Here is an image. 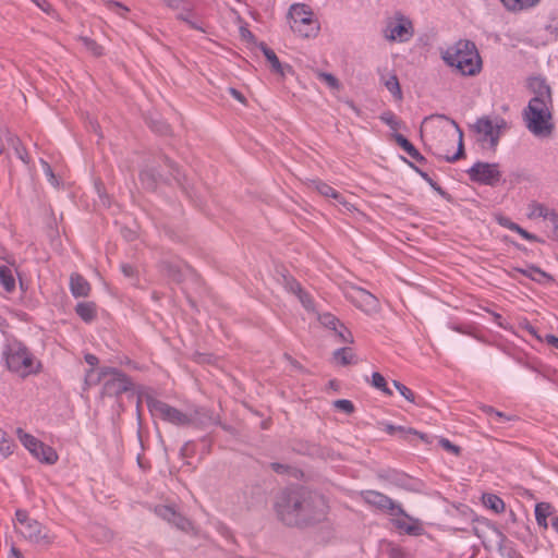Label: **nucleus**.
Here are the masks:
<instances>
[{
    "label": "nucleus",
    "instance_id": "41",
    "mask_svg": "<svg viewBox=\"0 0 558 558\" xmlns=\"http://www.w3.org/2000/svg\"><path fill=\"white\" fill-rule=\"evenodd\" d=\"M84 357H85L86 363L88 365H90L92 367H95L98 364V357L96 355H94V354L87 353V354H85ZM93 373H94L93 368H90L86 373V376H85L86 388L85 389H87L92 384H94V381H92Z\"/></svg>",
    "mask_w": 558,
    "mask_h": 558
},
{
    "label": "nucleus",
    "instance_id": "64",
    "mask_svg": "<svg viewBox=\"0 0 558 558\" xmlns=\"http://www.w3.org/2000/svg\"><path fill=\"white\" fill-rule=\"evenodd\" d=\"M11 556L12 558H23L22 553L14 546L11 548Z\"/></svg>",
    "mask_w": 558,
    "mask_h": 558
},
{
    "label": "nucleus",
    "instance_id": "5",
    "mask_svg": "<svg viewBox=\"0 0 558 558\" xmlns=\"http://www.w3.org/2000/svg\"><path fill=\"white\" fill-rule=\"evenodd\" d=\"M4 355L8 368L23 377L38 372L34 365L33 354L21 342L10 343Z\"/></svg>",
    "mask_w": 558,
    "mask_h": 558
},
{
    "label": "nucleus",
    "instance_id": "39",
    "mask_svg": "<svg viewBox=\"0 0 558 558\" xmlns=\"http://www.w3.org/2000/svg\"><path fill=\"white\" fill-rule=\"evenodd\" d=\"M372 385L375 388L381 390L386 395H389V396L392 395V391L387 386V381H386L385 377L377 372L373 373V375H372Z\"/></svg>",
    "mask_w": 558,
    "mask_h": 558
},
{
    "label": "nucleus",
    "instance_id": "59",
    "mask_svg": "<svg viewBox=\"0 0 558 558\" xmlns=\"http://www.w3.org/2000/svg\"><path fill=\"white\" fill-rule=\"evenodd\" d=\"M381 120L391 128H396L395 116L392 113L383 114Z\"/></svg>",
    "mask_w": 558,
    "mask_h": 558
},
{
    "label": "nucleus",
    "instance_id": "16",
    "mask_svg": "<svg viewBox=\"0 0 558 558\" xmlns=\"http://www.w3.org/2000/svg\"><path fill=\"white\" fill-rule=\"evenodd\" d=\"M310 187L312 190H315L318 192L322 196L325 197H331L335 201H337L339 204H342L344 207L349 209V206H351L348 202H345L344 197L337 192L332 186L329 184L320 181V180H312L310 182Z\"/></svg>",
    "mask_w": 558,
    "mask_h": 558
},
{
    "label": "nucleus",
    "instance_id": "11",
    "mask_svg": "<svg viewBox=\"0 0 558 558\" xmlns=\"http://www.w3.org/2000/svg\"><path fill=\"white\" fill-rule=\"evenodd\" d=\"M473 182L486 185H496L501 177L497 163L476 162L468 170Z\"/></svg>",
    "mask_w": 558,
    "mask_h": 558
},
{
    "label": "nucleus",
    "instance_id": "42",
    "mask_svg": "<svg viewBox=\"0 0 558 558\" xmlns=\"http://www.w3.org/2000/svg\"><path fill=\"white\" fill-rule=\"evenodd\" d=\"M317 76L320 81L325 82L331 89H339L340 83L335 75L326 72H318Z\"/></svg>",
    "mask_w": 558,
    "mask_h": 558
},
{
    "label": "nucleus",
    "instance_id": "12",
    "mask_svg": "<svg viewBox=\"0 0 558 558\" xmlns=\"http://www.w3.org/2000/svg\"><path fill=\"white\" fill-rule=\"evenodd\" d=\"M16 531L27 541L34 544L50 545L54 537L37 520L32 519L23 527H16Z\"/></svg>",
    "mask_w": 558,
    "mask_h": 558
},
{
    "label": "nucleus",
    "instance_id": "35",
    "mask_svg": "<svg viewBox=\"0 0 558 558\" xmlns=\"http://www.w3.org/2000/svg\"><path fill=\"white\" fill-rule=\"evenodd\" d=\"M155 512L159 518L163 519L170 524L173 521V519H175V515L178 513L173 507L167 505L157 506L155 508Z\"/></svg>",
    "mask_w": 558,
    "mask_h": 558
},
{
    "label": "nucleus",
    "instance_id": "55",
    "mask_svg": "<svg viewBox=\"0 0 558 558\" xmlns=\"http://www.w3.org/2000/svg\"><path fill=\"white\" fill-rule=\"evenodd\" d=\"M15 518H16L17 523L20 524V527H23L25 524H27L32 520L28 517L27 512L22 509L16 510Z\"/></svg>",
    "mask_w": 558,
    "mask_h": 558
},
{
    "label": "nucleus",
    "instance_id": "22",
    "mask_svg": "<svg viewBox=\"0 0 558 558\" xmlns=\"http://www.w3.org/2000/svg\"><path fill=\"white\" fill-rule=\"evenodd\" d=\"M515 272L522 274L523 276L530 278L531 280L543 283L546 280H550L551 277L546 274L544 270H542L539 267L535 265H529L526 268H514Z\"/></svg>",
    "mask_w": 558,
    "mask_h": 558
},
{
    "label": "nucleus",
    "instance_id": "63",
    "mask_svg": "<svg viewBox=\"0 0 558 558\" xmlns=\"http://www.w3.org/2000/svg\"><path fill=\"white\" fill-rule=\"evenodd\" d=\"M271 469L279 474L284 473L288 470V466L281 463H271Z\"/></svg>",
    "mask_w": 558,
    "mask_h": 558
},
{
    "label": "nucleus",
    "instance_id": "52",
    "mask_svg": "<svg viewBox=\"0 0 558 558\" xmlns=\"http://www.w3.org/2000/svg\"><path fill=\"white\" fill-rule=\"evenodd\" d=\"M550 211H551V209L548 208L547 206H545L543 204H535L533 206L532 215L546 219Z\"/></svg>",
    "mask_w": 558,
    "mask_h": 558
},
{
    "label": "nucleus",
    "instance_id": "47",
    "mask_svg": "<svg viewBox=\"0 0 558 558\" xmlns=\"http://www.w3.org/2000/svg\"><path fill=\"white\" fill-rule=\"evenodd\" d=\"M40 163L43 166L44 173L46 174V177H47L48 181L51 183V185L58 186V184H59L58 179L54 175L50 165L47 161H45L44 159H40Z\"/></svg>",
    "mask_w": 558,
    "mask_h": 558
},
{
    "label": "nucleus",
    "instance_id": "58",
    "mask_svg": "<svg viewBox=\"0 0 558 558\" xmlns=\"http://www.w3.org/2000/svg\"><path fill=\"white\" fill-rule=\"evenodd\" d=\"M121 270L125 277H133L135 274V268L130 264H122Z\"/></svg>",
    "mask_w": 558,
    "mask_h": 558
},
{
    "label": "nucleus",
    "instance_id": "28",
    "mask_svg": "<svg viewBox=\"0 0 558 558\" xmlns=\"http://www.w3.org/2000/svg\"><path fill=\"white\" fill-rule=\"evenodd\" d=\"M483 504L486 508L493 510L496 513H500L505 510V502L504 500L494 494H484L483 497Z\"/></svg>",
    "mask_w": 558,
    "mask_h": 558
},
{
    "label": "nucleus",
    "instance_id": "14",
    "mask_svg": "<svg viewBox=\"0 0 558 558\" xmlns=\"http://www.w3.org/2000/svg\"><path fill=\"white\" fill-rule=\"evenodd\" d=\"M191 425L197 428H205L219 424V417L210 410L197 408L190 412Z\"/></svg>",
    "mask_w": 558,
    "mask_h": 558
},
{
    "label": "nucleus",
    "instance_id": "29",
    "mask_svg": "<svg viewBox=\"0 0 558 558\" xmlns=\"http://www.w3.org/2000/svg\"><path fill=\"white\" fill-rule=\"evenodd\" d=\"M541 0H501L509 11H522L536 5Z\"/></svg>",
    "mask_w": 558,
    "mask_h": 558
},
{
    "label": "nucleus",
    "instance_id": "31",
    "mask_svg": "<svg viewBox=\"0 0 558 558\" xmlns=\"http://www.w3.org/2000/svg\"><path fill=\"white\" fill-rule=\"evenodd\" d=\"M550 505L547 502H539L535 506V519L539 526L547 529V517L550 515Z\"/></svg>",
    "mask_w": 558,
    "mask_h": 558
},
{
    "label": "nucleus",
    "instance_id": "24",
    "mask_svg": "<svg viewBox=\"0 0 558 558\" xmlns=\"http://www.w3.org/2000/svg\"><path fill=\"white\" fill-rule=\"evenodd\" d=\"M440 118H444L446 120H448L456 129V132L458 133V149H457V153L452 156H445L444 158L446 159V161L448 162H454L457 161L458 159L464 157V144H463V131L461 130V128L459 126V124L452 120V119H449L445 116H439Z\"/></svg>",
    "mask_w": 558,
    "mask_h": 558
},
{
    "label": "nucleus",
    "instance_id": "2",
    "mask_svg": "<svg viewBox=\"0 0 558 558\" xmlns=\"http://www.w3.org/2000/svg\"><path fill=\"white\" fill-rule=\"evenodd\" d=\"M444 61L456 68L462 75L473 76L482 69V59L475 44L471 40H459L442 53Z\"/></svg>",
    "mask_w": 558,
    "mask_h": 558
},
{
    "label": "nucleus",
    "instance_id": "1",
    "mask_svg": "<svg viewBox=\"0 0 558 558\" xmlns=\"http://www.w3.org/2000/svg\"><path fill=\"white\" fill-rule=\"evenodd\" d=\"M276 510L284 524L302 526L322 521L327 504L322 495L299 487L283 492L276 502Z\"/></svg>",
    "mask_w": 558,
    "mask_h": 558
},
{
    "label": "nucleus",
    "instance_id": "9",
    "mask_svg": "<svg viewBox=\"0 0 558 558\" xmlns=\"http://www.w3.org/2000/svg\"><path fill=\"white\" fill-rule=\"evenodd\" d=\"M383 33L389 41H405L413 35L412 22L401 13H397L395 17L386 21Z\"/></svg>",
    "mask_w": 558,
    "mask_h": 558
},
{
    "label": "nucleus",
    "instance_id": "23",
    "mask_svg": "<svg viewBox=\"0 0 558 558\" xmlns=\"http://www.w3.org/2000/svg\"><path fill=\"white\" fill-rule=\"evenodd\" d=\"M384 430L387 434H389V435H393L396 433H399L400 437L402 439H408L409 435H415V436L420 437L424 442H426V444L429 442L428 436L426 434L420 433V432H417L416 429H413V428H405L403 426H396V425H392V424H386Z\"/></svg>",
    "mask_w": 558,
    "mask_h": 558
},
{
    "label": "nucleus",
    "instance_id": "48",
    "mask_svg": "<svg viewBox=\"0 0 558 558\" xmlns=\"http://www.w3.org/2000/svg\"><path fill=\"white\" fill-rule=\"evenodd\" d=\"M284 287L289 292L295 295L301 293L302 290L301 284L292 277H284Z\"/></svg>",
    "mask_w": 558,
    "mask_h": 558
},
{
    "label": "nucleus",
    "instance_id": "32",
    "mask_svg": "<svg viewBox=\"0 0 558 558\" xmlns=\"http://www.w3.org/2000/svg\"><path fill=\"white\" fill-rule=\"evenodd\" d=\"M0 282L8 292L13 291L15 288V279L11 269L7 266H0Z\"/></svg>",
    "mask_w": 558,
    "mask_h": 558
},
{
    "label": "nucleus",
    "instance_id": "7",
    "mask_svg": "<svg viewBox=\"0 0 558 558\" xmlns=\"http://www.w3.org/2000/svg\"><path fill=\"white\" fill-rule=\"evenodd\" d=\"M473 129L476 133L483 136L482 141H488L489 147L495 150L498 146L501 134L508 129V123L499 116L494 118L483 116L476 120Z\"/></svg>",
    "mask_w": 558,
    "mask_h": 558
},
{
    "label": "nucleus",
    "instance_id": "15",
    "mask_svg": "<svg viewBox=\"0 0 558 558\" xmlns=\"http://www.w3.org/2000/svg\"><path fill=\"white\" fill-rule=\"evenodd\" d=\"M403 519L393 518L392 524L396 529H398L400 532H403L411 536H420L423 534L424 529L421 524V522L417 519L412 518L407 513V515H402Z\"/></svg>",
    "mask_w": 558,
    "mask_h": 558
},
{
    "label": "nucleus",
    "instance_id": "27",
    "mask_svg": "<svg viewBox=\"0 0 558 558\" xmlns=\"http://www.w3.org/2000/svg\"><path fill=\"white\" fill-rule=\"evenodd\" d=\"M75 313L86 323L92 322L96 316V305L93 302H80L75 306Z\"/></svg>",
    "mask_w": 558,
    "mask_h": 558
},
{
    "label": "nucleus",
    "instance_id": "61",
    "mask_svg": "<svg viewBox=\"0 0 558 558\" xmlns=\"http://www.w3.org/2000/svg\"><path fill=\"white\" fill-rule=\"evenodd\" d=\"M492 530L494 531V533L496 534V536L498 537L499 539V545L502 546L504 543L506 542L507 537L506 535L495 525H492Z\"/></svg>",
    "mask_w": 558,
    "mask_h": 558
},
{
    "label": "nucleus",
    "instance_id": "33",
    "mask_svg": "<svg viewBox=\"0 0 558 558\" xmlns=\"http://www.w3.org/2000/svg\"><path fill=\"white\" fill-rule=\"evenodd\" d=\"M333 357L337 361H340V363L342 365H349V364H352L355 362L354 361L355 354H354L353 350L349 347L337 349L333 352Z\"/></svg>",
    "mask_w": 558,
    "mask_h": 558
},
{
    "label": "nucleus",
    "instance_id": "25",
    "mask_svg": "<svg viewBox=\"0 0 558 558\" xmlns=\"http://www.w3.org/2000/svg\"><path fill=\"white\" fill-rule=\"evenodd\" d=\"M396 143L413 159L416 161H423L425 158L422 154L414 147V145L402 134H395Z\"/></svg>",
    "mask_w": 558,
    "mask_h": 558
},
{
    "label": "nucleus",
    "instance_id": "56",
    "mask_svg": "<svg viewBox=\"0 0 558 558\" xmlns=\"http://www.w3.org/2000/svg\"><path fill=\"white\" fill-rule=\"evenodd\" d=\"M548 220L551 225L554 232L558 231V213L554 209L549 213L548 217L545 219Z\"/></svg>",
    "mask_w": 558,
    "mask_h": 558
},
{
    "label": "nucleus",
    "instance_id": "60",
    "mask_svg": "<svg viewBox=\"0 0 558 558\" xmlns=\"http://www.w3.org/2000/svg\"><path fill=\"white\" fill-rule=\"evenodd\" d=\"M169 275L172 277L173 280L175 281H181L182 280V274L180 270H178L175 267L171 266L169 268Z\"/></svg>",
    "mask_w": 558,
    "mask_h": 558
},
{
    "label": "nucleus",
    "instance_id": "37",
    "mask_svg": "<svg viewBox=\"0 0 558 558\" xmlns=\"http://www.w3.org/2000/svg\"><path fill=\"white\" fill-rule=\"evenodd\" d=\"M319 322L323 326H325L326 328L333 330V331H337L338 327H340V325H342L339 322V319L330 313H325V314L320 315Z\"/></svg>",
    "mask_w": 558,
    "mask_h": 558
},
{
    "label": "nucleus",
    "instance_id": "46",
    "mask_svg": "<svg viewBox=\"0 0 558 558\" xmlns=\"http://www.w3.org/2000/svg\"><path fill=\"white\" fill-rule=\"evenodd\" d=\"M11 144H12L14 150H15V154H16L17 158H20L23 162L27 163L28 162L27 153L21 146L20 140L19 138H11Z\"/></svg>",
    "mask_w": 558,
    "mask_h": 558
},
{
    "label": "nucleus",
    "instance_id": "3",
    "mask_svg": "<svg viewBox=\"0 0 558 558\" xmlns=\"http://www.w3.org/2000/svg\"><path fill=\"white\" fill-rule=\"evenodd\" d=\"M538 98H531L527 107L523 111V120L527 130L535 136H547L550 134L553 125L550 123V111L548 105Z\"/></svg>",
    "mask_w": 558,
    "mask_h": 558
},
{
    "label": "nucleus",
    "instance_id": "62",
    "mask_svg": "<svg viewBox=\"0 0 558 558\" xmlns=\"http://www.w3.org/2000/svg\"><path fill=\"white\" fill-rule=\"evenodd\" d=\"M545 341H546L549 345H551V347H554V348L558 349V338H557L556 336L550 335V333H547V335L545 336Z\"/></svg>",
    "mask_w": 558,
    "mask_h": 558
},
{
    "label": "nucleus",
    "instance_id": "13",
    "mask_svg": "<svg viewBox=\"0 0 558 558\" xmlns=\"http://www.w3.org/2000/svg\"><path fill=\"white\" fill-rule=\"evenodd\" d=\"M16 435L20 439V441L23 444V446L32 453L36 454L37 450L44 449V453L46 454V463L47 464H54L58 460V454L56 450L41 442L37 438H35L33 435L25 433L22 428L16 429Z\"/></svg>",
    "mask_w": 558,
    "mask_h": 558
},
{
    "label": "nucleus",
    "instance_id": "36",
    "mask_svg": "<svg viewBox=\"0 0 558 558\" xmlns=\"http://www.w3.org/2000/svg\"><path fill=\"white\" fill-rule=\"evenodd\" d=\"M410 166L421 175V178H423L432 187L433 190H435L439 195H441L442 197L445 198H448L449 195L446 191H444L441 189V186H439L429 175L427 172L418 169L417 167L413 166L412 163H410Z\"/></svg>",
    "mask_w": 558,
    "mask_h": 558
},
{
    "label": "nucleus",
    "instance_id": "4",
    "mask_svg": "<svg viewBox=\"0 0 558 558\" xmlns=\"http://www.w3.org/2000/svg\"><path fill=\"white\" fill-rule=\"evenodd\" d=\"M290 28L303 38L315 37L319 32V23L307 4L294 3L288 12Z\"/></svg>",
    "mask_w": 558,
    "mask_h": 558
},
{
    "label": "nucleus",
    "instance_id": "19",
    "mask_svg": "<svg viewBox=\"0 0 558 558\" xmlns=\"http://www.w3.org/2000/svg\"><path fill=\"white\" fill-rule=\"evenodd\" d=\"M70 290L75 298H86L90 292V284L80 274H72L70 277Z\"/></svg>",
    "mask_w": 558,
    "mask_h": 558
},
{
    "label": "nucleus",
    "instance_id": "50",
    "mask_svg": "<svg viewBox=\"0 0 558 558\" xmlns=\"http://www.w3.org/2000/svg\"><path fill=\"white\" fill-rule=\"evenodd\" d=\"M150 128L154 132L161 135H166L170 131L169 125L163 121H151Z\"/></svg>",
    "mask_w": 558,
    "mask_h": 558
},
{
    "label": "nucleus",
    "instance_id": "34",
    "mask_svg": "<svg viewBox=\"0 0 558 558\" xmlns=\"http://www.w3.org/2000/svg\"><path fill=\"white\" fill-rule=\"evenodd\" d=\"M384 85L397 99L402 98V92L399 84V80L396 74H391L388 78L383 77Z\"/></svg>",
    "mask_w": 558,
    "mask_h": 558
},
{
    "label": "nucleus",
    "instance_id": "40",
    "mask_svg": "<svg viewBox=\"0 0 558 558\" xmlns=\"http://www.w3.org/2000/svg\"><path fill=\"white\" fill-rule=\"evenodd\" d=\"M15 444L8 438L7 434L2 430L0 435V452L8 457L13 453Z\"/></svg>",
    "mask_w": 558,
    "mask_h": 558
},
{
    "label": "nucleus",
    "instance_id": "26",
    "mask_svg": "<svg viewBox=\"0 0 558 558\" xmlns=\"http://www.w3.org/2000/svg\"><path fill=\"white\" fill-rule=\"evenodd\" d=\"M161 175L154 169H144L140 173V180L143 186L147 190H155Z\"/></svg>",
    "mask_w": 558,
    "mask_h": 558
},
{
    "label": "nucleus",
    "instance_id": "6",
    "mask_svg": "<svg viewBox=\"0 0 558 558\" xmlns=\"http://www.w3.org/2000/svg\"><path fill=\"white\" fill-rule=\"evenodd\" d=\"M104 379L102 395L108 397H119L133 389V384L128 375L114 367H102L94 384Z\"/></svg>",
    "mask_w": 558,
    "mask_h": 558
},
{
    "label": "nucleus",
    "instance_id": "44",
    "mask_svg": "<svg viewBox=\"0 0 558 558\" xmlns=\"http://www.w3.org/2000/svg\"><path fill=\"white\" fill-rule=\"evenodd\" d=\"M171 524L181 531H189L192 527L191 521L181 513H177L175 519H173Z\"/></svg>",
    "mask_w": 558,
    "mask_h": 558
},
{
    "label": "nucleus",
    "instance_id": "10",
    "mask_svg": "<svg viewBox=\"0 0 558 558\" xmlns=\"http://www.w3.org/2000/svg\"><path fill=\"white\" fill-rule=\"evenodd\" d=\"M362 499L369 506L390 514L391 517L407 515V512L400 504H397L387 495L377 490H364L361 493Z\"/></svg>",
    "mask_w": 558,
    "mask_h": 558
},
{
    "label": "nucleus",
    "instance_id": "38",
    "mask_svg": "<svg viewBox=\"0 0 558 558\" xmlns=\"http://www.w3.org/2000/svg\"><path fill=\"white\" fill-rule=\"evenodd\" d=\"M80 40L93 56L100 57L104 54V48L100 45H98L94 39L89 37H81Z\"/></svg>",
    "mask_w": 558,
    "mask_h": 558
},
{
    "label": "nucleus",
    "instance_id": "18",
    "mask_svg": "<svg viewBox=\"0 0 558 558\" xmlns=\"http://www.w3.org/2000/svg\"><path fill=\"white\" fill-rule=\"evenodd\" d=\"M259 48H260L263 54L265 56V58L267 59V61L270 63L271 70L275 73L283 76L286 74V72L292 71V68L289 64L283 65L280 62V60L278 59L275 51L272 49H270L265 43H260Z\"/></svg>",
    "mask_w": 558,
    "mask_h": 558
},
{
    "label": "nucleus",
    "instance_id": "8",
    "mask_svg": "<svg viewBox=\"0 0 558 558\" xmlns=\"http://www.w3.org/2000/svg\"><path fill=\"white\" fill-rule=\"evenodd\" d=\"M147 407L153 415L158 416L170 424L177 426L191 425L190 412H182L181 410L151 397L147 398Z\"/></svg>",
    "mask_w": 558,
    "mask_h": 558
},
{
    "label": "nucleus",
    "instance_id": "53",
    "mask_svg": "<svg viewBox=\"0 0 558 558\" xmlns=\"http://www.w3.org/2000/svg\"><path fill=\"white\" fill-rule=\"evenodd\" d=\"M439 445L447 451L456 454V456H459L461 449L460 447H458L457 445L452 444L451 441H449L447 438H440L439 439Z\"/></svg>",
    "mask_w": 558,
    "mask_h": 558
},
{
    "label": "nucleus",
    "instance_id": "43",
    "mask_svg": "<svg viewBox=\"0 0 558 558\" xmlns=\"http://www.w3.org/2000/svg\"><path fill=\"white\" fill-rule=\"evenodd\" d=\"M393 386L404 399H407L410 402H415V396L411 389H409L407 386L397 380H393Z\"/></svg>",
    "mask_w": 558,
    "mask_h": 558
},
{
    "label": "nucleus",
    "instance_id": "54",
    "mask_svg": "<svg viewBox=\"0 0 558 558\" xmlns=\"http://www.w3.org/2000/svg\"><path fill=\"white\" fill-rule=\"evenodd\" d=\"M298 299L306 310H313L312 298L302 289L301 293L296 294Z\"/></svg>",
    "mask_w": 558,
    "mask_h": 558
},
{
    "label": "nucleus",
    "instance_id": "20",
    "mask_svg": "<svg viewBox=\"0 0 558 558\" xmlns=\"http://www.w3.org/2000/svg\"><path fill=\"white\" fill-rule=\"evenodd\" d=\"M353 300L365 312L375 311L378 307V300L364 289H357Z\"/></svg>",
    "mask_w": 558,
    "mask_h": 558
},
{
    "label": "nucleus",
    "instance_id": "57",
    "mask_svg": "<svg viewBox=\"0 0 558 558\" xmlns=\"http://www.w3.org/2000/svg\"><path fill=\"white\" fill-rule=\"evenodd\" d=\"M229 93L230 95L235 98L238 101L242 102V104H245L246 102V99L245 97L243 96V94L241 92H239L238 89L233 88V87H230L229 88Z\"/></svg>",
    "mask_w": 558,
    "mask_h": 558
},
{
    "label": "nucleus",
    "instance_id": "51",
    "mask_svg": "<svg viewBox=\"0 0 558 558\" xmlns=\"http://www.w3.org/2000/svg\"><path fill=\"white\" fill-rule=\"evenodd\" d=\"M482 409L487 415L494 417L496 421L509 420V417H507L505 413L497 411L493 407L484 405Z\"/></svg>",
    "mask_w": 558,
    "mask_h": 558
},
{
    "label": "nucleus",
    "instance_id": "17",
    "mask_svg": "<svg viewBox=\"0 0 558 558\" xmlns=\"http://www.w3.org/2000/svg\"><path fill=\"white\" fill-rule=\"evenodd\" d=\"M165 165L169 168L171 175L173 177L174 181L181 186V189L190 196H198L197 192L193 186H190L187 183V179L184 174L180 172V169L177 167V165L168 157H163Z\"/></svg>",
    "mask_w": 558,
    "mask_h": 558
},
{
    "label": "nucleus",
    "instance_id": "45",
    "mask_svg": "<svg viewBox=\"0 0 558 558\" xmlns=\"http://www.w3.org/2000/svg\"><path fill=\"white\" fill-rule=\"evenodd\" d=\"M333 407L347 414H351L354 411V404L347 399H339L333 402Z\"/></svg>",
    "mask_w": 558,
    "mask_h": 558
},
{
    "label": "nucleus",
    "instance_id": "49",
    "mask_svg": "<svg viewBox=\"0 0 558 558\" xmlns=\"http://www.w3.org/2000/svg\"><path fill=\"white\" fill-rule=\"evenodd\" d=\"M337 337L345 343H352L353 342V336L352 333L347 329V327L342 324L340 327H338V330L335 331Z\"/></svg>",
    "mask_w": 558,
    "mask_h": 558
},
{
    "label": "nucleus",
    "instance_id": "30",
    "mask_svg": "<svg viewBox=\"0 0 558 558\" xmlns=\"http://www.w3.org/2000/svg\"><path fill=\"white\" fill-rule=\"evenodd\" d=\"M499 223L512 231H515L527 241H538V238L535 234L527 232L525 229L521 228L518 223L510 221L508 218H501Z\"/></svg>",
    "mask_w": 558,
    "mask_h": 558
},
{
    "label": "nucleus",
    "instance_id": "21",
    "mask_svg": "<svg viewBox=\"0 0 558 558\" xmlns=\"http://www.w3.org/2000/svg\"><path fill=\"white\" fill-rule=\"evenodd\" d=\"M530 87L534 93L533 98H538L544 102H551V93L550 87L547 85L546 81L541 77H534L530 81Z\"/></svg>",
    "mask_w": 558,
    "mask_h": 558
}]
</instances>
